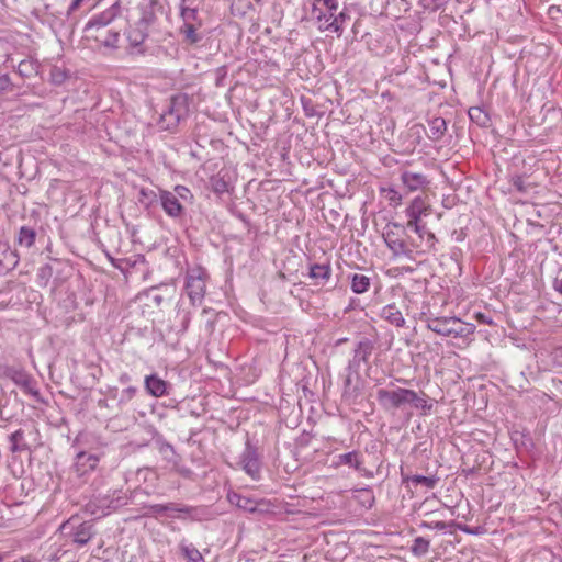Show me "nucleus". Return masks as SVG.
<instances>
[{
    "mask_svg": "<svg viewBox=\"0 0 562 562\" xmlns=\"http://www.w3.org/2000/svg\"><path fill=\"white\" fill-rule=\"evenodd\" d=\"M18 256L7 243L0 241V274L12 270L18 265Z\"/></svg>",
    "mask_w": 562,
    "mask_h": 562,
    "instance_id": "2eb2a0df",
    "label": "nucleus"
},
{
    "mask_svg": "<svg viewBox=\"0 0 562 562\" xmlns=\"http://www.w3.org/2000/svg\"><path fill=\"white\" fill-rule=\"evenodd\" d=\"M554 289L557 291H559L560 293H562V278L561 279H555L554 281Z\"/></svg>",
    "mask_w": 562,
    "mask_h": 562,
    "instance_id": "13d9d810",
    "label": "nucleus"
},
{
    "mask_svg": "<svg viewBox=\"0 0 562 562\" xmlns=\"http://www.w3.org/2000/svg\"><path fill=\"white\" fill-rule=\"evenodd\" d=\"M7 374L16 385L21 386L25 393L31 394L33 396L38 395V390L35 386V381L25 371L10 368L8 369Z\"/></svg>",
    "mask_w": 562,
    "mask_h": 562,
    "instance_id": "f8f14e48",
    "label": "nucleus"
},
{
    "mask_svg": "<svg viewBox=\"0 0 562 562\" xmlns=\"http://www.w3.org/2000/svg\"><path fill=\"white\" fill-rule=\"evenodd\" d=\"M156 0H150V4L142 9V15L137 22L139 26L148 30V27L155 22L156 15L153 9Z\"/></svg>",
    "mask_w": 562,
    "mask_h": 562,
    "instance_id": "c756f323",
    "label": "nucleus"
},
{
    "mask_svg": "<svg viewBox=\"0 0 562 562\" xmlns=\"http://www.w3.org/2000/svg\"><path fill=\"white\" fill-rule=\"evenodd\" d=\"M14 90V83L11 81V78L9 75H2L0 76V93H9L13 92Z\"/></svg>",
    "mask_w": 562,
    "mask_h": 562,
    "instance_id": "79ce46f5",
    "label": "nucleus"
},
{
    "mask_svg": "<svg viewBox=\"0 0 562 562\" xmlns=\"http://www.w3.org/2000/svg\"><path fill=\"white\" fill-rule=\"evenodd\" d=\"M189 0H181L180 3V16L182 19V25L190 24H202V20L199 18L198 8H193L188 4Z\"/></svg>",
    "mask_w": 562,
    "mask_h": 562,
    "instance_id": "6ab92c4d",
    "label": "nucleus"
},
{
    "mask_svg": "<svg viewBox=\"0 0 562 562\" xmlns=\"http://www.w3.org/2000/svg\"><path fill=\"white\" fill-rule=\"evenodd\" d=\"M149 508L154 514H161L167 510H177V512H186V513L188 512L187 509L177 508V506L173 503H170L167 505L156 504V505H151Z\"/></svg>",
    "mask_w": 562,
    "mask_h": 562,
    "instance_id": "ea45409f",
    "label": "nucleus"
},
{
    "mask_svg": "<svg viewBox=\"0 0 562 562\" xmlns=\"http://www.w3.org/2000/svg\"><path fill=\"white\" fill-rule=\"evenodd\" d=\"M412 396L408 397V405L414 408L423 409L426 415L432 408V404L427 402V395L425 393L418 394L414 390H409Z\"/></svg>",
    "mask_w": 562,
    "mask_h": 562,
    "instance_id": "b1692460",
    "label": "nucleus"
},
{
    "mask_svg": "<svg viewBox=\"0 0 562 562\" xmlns=\"http://www.w3.org/2000/svg\"><path fill=\"white\" fill-rule=\"evenodd\" d=\"M403 481L412 482L415 485L422 484L427 488H434L438 479L435 476L413 475L404 477Z\"/></svg>",
    "mask_w": 562,
    "mask_h": 562,
    "instance_id": "4c0bfd02",
    "label": "nucleus"
},
{
    "mask_svg": "<svg viewBox=\"0 0 562 562\" xmlns=\"http://www.w3.org/2000/svg\"><path fill=\"white\" fill-rule=\"evenodd\" d=\"M338 10L337 0H314L311 11L312 20L316 21L322 32L329 31L334 14Z\"/></svg>",
    "mask_w": 562,
    "mask_h": 562,
    "instance_id": "0eeeda50",
    "label": "nucleus"
},
{
    "mask_svg": "<svg viewBox=\"0 0 562 562\" xmlns=\"http://www.w3.org/2000/svg\"><path fill=\"white\" fill-rule=\"evenodd\" d=\"M405 236V226L398 223H389L383 233L385 244L395 256L411 257L420 245L413 238L406 239Z\"/></svg>",
    "mask_w": 562,
    "mask_h": 562,
    "instance_id": "f03ea898",
    "label": "nucleus"
},
{
    "mask_svg": "<svg viewBox=\"0 0 562 562\" xmlns=\"http://www.w3.org/2000/svg\"><path fill=\"white\" fill-rule=\"evenodd\" d=\"M469 117L479 126H487L491 121L488 114L479 106H472L469 109Z\"/></svg>",
    "mask_w": 562,
    "mask_h": 562,
    "instance_id": "2f4dec72",
    "label": "nucleus"
},
{
    "mask_svg": "<svg viewBox=\"0 0 562 562\" xmlns=\"http://www.w3.org/2000/svg\"><path fill=\"white\" fill-rule=\"evenodd\" d=\"M226 74H227V71H226L225 67H220L217 69L218 77L216 79V86H222V80L226 77Z\"/></svg>",
    "mask_w": 562,
    "mask_h": 562,
    "instance_id": "3c124183",
    "label": "nucleus"
},
{
    "mask_svg": "<svg viewBox=\"0 0 562 562\" xmlns=\"http://www.w3.org/2000/svg\"><path fill=\"white\" fill-rule=\"evenodd\" d=\"M412 396L409 389L397 387L394 390L379 389L376 401L384 411H396L408 405V397Z\"/></svg>",
    "mask_w": 562,
    "mask_h": 562,
    "instance_id": "423d86ee",
    "label": "nucleus"
},
{
    "mask_svg": "<svg viewBox=\"0 0 562 562\" xmlns=\"http://www.w3.org/2000/svg\"><path fill=\"white\" fill-rule=\"evenodd\" d=\"M159 201V193L157 194L154 190L150 189H140L138 202L145 207L149 209L154 206Z\"/></svg>",
    "mask_w": 562,
    "mask_h": 562,
    "instance_id": "7c9ffc66",
    "label": "nucleus"
},
{
    "mask_svg": "<svg viewBox=\"0 0 562 562\" xmlns=\"http://www.w3.org/2000/svg\"><path fill=\"white\" fill-rule=\"evenodd\" d=\"M364 493L368 495V499H367V502H368L369 507H371V506H372V504L374 503V497H373V495H372L369 491H367V490L364 491Z\"/></svg>",
    "mask_w": 562,
    "mask_h": 562,
    "instance_id": "bf43d9fd",
    "label": "nucleus"
},
{
    "mask_svg": "<svg viewBox=\"0 0 562 562\" xmlns=\"http://www.w3.org/2000/svg\"><path fill=\"white\" fill-rule=\"evenodd\" d=\"M202 24H188L180 27V34L183 35V41L191 45L199 43L203 36L198 32Z\"/></svg>",
    "mask_w": 562,
    "mask_h": 562,
    "instance_id": "412c9836",
    "label": "nucleus"
},
{
    "mask_svg": "<svg viewBox=\"0 0 562 562\" xmlns=\"http://www.w3.org/2000/svg\"><path fill=\"white\" fill-rule=\"evenodd\" d=\"M351 290L357 294L367 292L370 288L371 280L369 277L360 273H353L350 277Z\"/></svg>",
    "mask_w": 562,
    "mask_h": 562,
    "instance_id": "bb28decb",
    "label": "nucleus"
},
{
    "mask_svg": "<svg viewBox=\"0 0 562 562\" xmlns=\"http://www.w3.org/2000/svg\"><path fill=\"white\" fill-rule=\"evenodd\" d=\"M331 276V267L329 263H314L310 266L308 277L314 280L315 285H324Z\"/></svg>",
    "mask_w": 562,
    "mask_h": 562,
    "instance_id": "dca6fc26",
    "label": "nucleus"
},
{
    "mask_svg": "<svg viewBox=\"0 0 562 562\" xmlns=\"http://www.w3.org/2000/svg\"><path fill=\"white\" fill-rule=\"evenodd\" d=\"M380 315L383 319L396 327H403L405 325V318L402 312L393 304L384 306Z\"/></svg>",
    "mask_w": 562,
    "mask_h": 562,
    "instance_id": "aec40b11",
    "label": "nucleus"
},
{
    "mask_svg": "<svg viewBox=\"0 0 562 562\" xmlns=\"http://www.w3.org/2000/svg\"><path fill=\"white\" fill-rule=\"evenodd\" d=\"M148 36V30L145 27L139 26L137 23L135 27L128 31L127 33V40L130 43V46L133 48L139 47L146 37Z\"/></svg>",
    "mask_w": 562,
    "mask_h": 562,
    "instance_id": "4be33fe9",
    "label": "nucleus"
},
{
    "mask_svg": "<svg viewBox=\"0 0 562 562\" xmlns=\"http://www.w3.org/2000/svg\"><path fill=\"white\" fill-rule=\"evenodd\" d=\"M373 342L367 338L360 340L355 349L353 360L349 362L348 370H351L352 364H359L362 362H368L370 355L373 351Z\"/></svg>",
    "mask_w": 562,
    "mask_h": 562,
    "instance_id": "f3484780",
    "label": "nucleus"
},
{
    "mask_svg": "<svg viewBox=\"0 0 562 562\" xmlns=\"http://www.w3.org/2000/svg\"><path fill=\"white\" fill-rule=\"evenodd\" d=\"M513 186L520 192H524L525 191V180L522 177H515L513 178Z\"/></svg>",
    "mask_w": 562,
    "mask_h": 562,
    "instance_id": "49530a36",
    "label": "nucleus"
},
{
    "mask_svg": "<svg viewBox=\"0 0 562 562\" xmlns=\"http://www.w3.org/2000/svg\"><path fill=\"white\" fill-rule=\"evenodd\" d=\"M476 319L482 323V324H491L492 321L490 317H487L485 314L483 313H477L476 314Z\"/></svg>",
    "mask_w": 562,
    "mask_h": 562,
    "instance_id": "864d4df0",
    "label": "nucleus"
},
{
    "mask_svg": "<svg viewBox=\"0 0 562 562\" xmlns=\"http://www.w3.org/2000/svg\"><path fill=\"white\" fill-rule=\"evenodd\" d=\"M98 463V456L81 451L76 456L72 470L78 477H83L92 472L97 468Z\"/></svg>",
    "mask_w": 562,
    "mask_h": 562,
    "instance_id": "9b49d317",
    "label": "nucleus"
},
{
    "mask_svg": "<svg viewBox=\"0 0 562 562\" xmlns=\"http://www.w3.org/2000/svg\"><path fill=\"white\" fill-rule=\"evenodd\" d=\"M349 19L350 15L345 10H341L339 12L337 10L334 14L329 32L336 33L338 36H340L344 32V24Z\"/></svg>",
    "mask_w": 562,
    "mask_h": 562,
    "instance_id": "c85d7f7f",
    "label": "nucleus"
},
{
    "mask_svg": "<svg viewBox=\"0 0 562 562\" xmlns=\"http://www.w3.org/2000/svg\"><path fill=\"white\" fill-rule=\"evenodd\" d=\"M120 14L119 3H114L106 10L94 15L85 26V33L88 38L109 48H116L120 40L119 31H109V37L103 38L104 27H106Z\"/></svg>",
    "mask_w": 562,
    "mask_h": 562,
    "instance_id": "f257e3e1",
    "label": "nucleus"
},
{
    "mask_svg": "<svg viewBox=\"0 0 562 562\" xmlns=\"http://www.w3.org/2000/svg\"><path fill=\"white\" fill-rule=\"evenodd\" d=\"M9 441L11 443L10 450L11 452H22L29 450V445L25 441L24 438V431L22 429H18L14 432H12L9 437Z\"/></svg>",
    "mask_w": 562,
    "mask_h": 562,
    "instance_id": "393cba45",
    "label": "nucleus"
},
{
    "mask_svg": "<svg viewBox=\"0 0 562 562\" xmlns=\"http://www.w3.org/2000/svg\"><path fill=\"white\" fill-rule=\"evenodd\" d=\"M205 288V273L202 270H192L187 274L186 291L193 305L202 303Z\"/></svg>",
    "mask_w": 562,
    "mask_h": 562,
    "instance_id": "6e6552de",
    "label": "nucleus"
},
{
    "mask_svg": "<svg viewBox=\"0 0 562 562\" xmlns=\"http://www.w3.org/2000/svg\"><path fill=\"white\" fill-rule=\"evenodd\" d=\"M430 547L429 540L424 537H417L414 539L411 547V551L415 557H424L428 553Z\"/></svg>",
    "mask_w": 562,
    "mask_h": 562,
    "instance_id": "72a5a7b5",
    "label": "nucleus"
},
{
    "mask_svg": "<svg viewBox=\"0 0 562 562\" xmlns=\"http://www.w3.org/2000/svg\"><path fill=\"white\" fill-rule=\"evenodd\" d=\"M169 387L170 385L157 374H150L145 378V389L151 396L161 397L167 395Z\"/></svg>",
    "mask_w": 562,
    "mask_h": 562,
    "instance_id": "4468645a",
    "label": "nucleus"
},
{
    "mask_svg": "<svg viewBox=\"0 0 562 562\" xmlns=\"http://www.w3.org/2000/svg\"><path fill=\"white\" fill-rule=\"evenodd\" d=\"M425 9L436 11L446 5L449 0H420Z\"/></svg>",
    "mask_w": 562,
    "mask_h": 562,
    "instance_id": "37998d69",
    "label": "nucleus"
},
{
    "mask_svg": "<svg viewBox=\"0 0 562 562\" xmlns=\"http://www.w3.org/2000/svg\"><path fill=\"white\" fill-rule=\"evenodd\" d=\"M36 239V231L30 226H22L18 234V244L31 248Z\"/></svg>",
    "mask_w": 562,
    "mask_h": 562,
    "instance_id": "a878e982",
    "label": "nucleus"
},
{
    "mask_svg": "<svg viewBox=\"0 0 562 562\" xmlns=\"http://www.w3.org/2000/svg\"><path fill=\"white\" fill-rule=\"evenodd\" d=\"M54 274L53 266L49 263H46L38 268L37 274H36V282L40 286H47L49 280L52 279Z\"/></svg>",
    "mask_w": 562,
    "mask_h": 562,
    "instance_id": "f704fd0d",
    "label": "nucleus"
},
{
    "mask_svg": "<svg viewBox=\"0 0 562 562\" xmlns=\"http://www.w3.org/2000/svg\"><path fill=\"white\" fill-rule=\"evenodd\" d=\"M428 137L435 142L440 140L447 131L446 120L440 116L432 117L428 121Z\"/></svg>",
    "mask_w": 562,
    "mask_h": 562,
    "instance_id": "a211bd4d",
    "label": "nucleus"
},
{
    "mask_svg": "<svg viewBox=\"0 0 562 562\" xmlns=\"http://www.w3.org/2000/svg\"><path fill=\"white\" fill-rule=\"evenodd\" d=\"M135 394H136V387L128 386L122 391L120 402H128L135 396Z\"/></svg>",
    "mask_w": 562,
    "mask_h": 562,
    "instance_id": "c03bdc74",
    "label": "nucleus"
},
{
    "mask_svg": "<svg viewBox=\"0 0 562 562\" xmlns=\"http://www.w3.org/2000/svg\"><path fill=\"white\" fill-rule=\"evenodd\" d=\"M180 550L183 557L190 562H204V559L201 552L194 548L192 544L181 543Z\"/></svg>",
    "mask_w": 562,
    "mask_h": 562,
    "instance_id": "c9c22d12",
    "label": "nucleus"
},
{
    "mask_svg": "<svg viewBox=\"0 0 562 562\" xmlns=\"http://www.w3.org/2000/svg\"><path fill=\"white\" fill-rule=\"evenodd\" d=\"M425 237H426L427 248L428 249L434 248V246H435V244L437 241L435 234L431 233V232H428Z\"/></svg>",
    "mask_w": 562,
    "mask_h": 562,
    "instance_id": "8fccbe9b",
    "label": "nucleus"
},
{
    "mask_svg": "<svg viewBox=\"0 0 562 562\" xmlns=\"http://www.w3.org/2000/svg\"><path fill=\"white\" fill-rule=\"evenodd\" d=\"M450 525H451V527H456L459 530H461V531H463V532H465L468 535H476L477 533L476 530L472 529L468 525L457 524L456 521H451Z\"/></svg>",
    "mask_w": 562,
    "mask_h": 562,
    "instance_id": "a18cd8bd",
    "label": "nucleus"
},
{
    "mask_svg": "<svg viewBox=\"0 0 562 562\" xmlns=\"http://www.w3.org/2000/svg\"><path fill=\"white\" fill-rule=\"evenodd\" d=\"M427 328L441 336L468 337L474 334L475 326L458 317H428Z\"/></svg>",
    "mask_w": 562,
    "mask_h": 562,
    "instance_id": "7ed1b4c3",
    "label": "nucleus"
},
{
    "mask_svg": "<svg viewBox=\"0 0 562 562\" xmlns=\"http://www.w3.org/2000/svg\"><path fill=\"white\" fill-rule=\"evenodd\" d=\"M16 71L22 78H30L37 74V64L33 60L24 59L18 65Z\"/></svg>",
    "mask_w": 562,
    "mask_h": 562,
    "instance_id": "473e14b6",
    "label": "nucleus"
},
{
    "mask_svg": "<svg viewBox=\"0 0 562 562\" xmlns=\"http://www.w3.org/2000/svg\"><path fill=\"white\" fill-rule=\"evenodd\" d=\"M120 381H121L122 383H126V382H128V381H130V375H128V374H126V373L122 374V375L120 376Z\"/></svg>",
    "mask_w": 562,
    "mask_h": 562,
    "instance_id": "680f3d73",
    "label": "nucleus"
},
{
    "mask_svg": "<svg viewBox=\"0 0 562 562\" xmlns=\"http://www.w3.org/2000/svg\"><path fill=\"white\" fill-rule=\"evenodd\" d=\"M109 31H110V30H106V27H104L103 38H104V37H109Z\"/></svg>",
    "mask_w": 562,
    "mask_h": 562,
    "instance_id": "e2e57ef3",
    "label": "nucleus"
},
{
    "mask_svg": "<svg viewBox=\"0 0 562 562\" xmlns=\"http://www.w3.org/2000/svg\"><path fill=\"white\" fill-rule=\"evenodd\" d=\"M427 211L428 209L424 200L422 198H415L405 212L408 218L420 221L422 215H426Z\"/></svg>",
    "mask_w": 562,
    "mask_h": 562,
    "instance_id": "5701e85b",
    "label": "nucleus"
},
{
    "mask_svg": "<svg viewBox=\"0 0 562 562\" xmlns=\"http://www.w3.org/2000/svg\"><path fill=\"white\" fill-rule=\"evenodd\" d=\"M351 384V378H350V373H348V375L346 376L345 379V390H347Z\"/></svg>",
    "mask_w": 562,
    "mask_h": 562,
    "instance_id": "052dcab7",
    "label": "nucleus"
},
{
    "mask_svg": "<svg viewBox=\"0 0 562 562\" xmlns=\"http://www.w3.org/2000/svg\"><path fill=\"white\" fill-rule=\"evenodd\" d=\"M159 202L166 214L172 218H178L183 215L184 207L179 202L177 195L167 190H159Z\"/></svg>",
    "mask_w": 562,
    "mask_h": 562,
    "instance_id": "1a4fd4ad",
    "label": "nucleus"
},
{
    "mask_svg": "<svg viewBox=\"0 0 562 562\" xmlns=\"http://www.w3.org/2000/svg\"><path fill=\"white\" fill-rule=\"evenodd\" d=\"M211 186L213 191L216 193H224L228 191V183L222 177L212 178Z\"/></svg>",
    "mask_w": 562,
    "mask_h": 562,
    "instance_id": "58836bf2",
    "label": "nucleus"
},
{
    "mask_svg": "<svg viewBox=\"0 0 562 562\" xmlns=\"http://www.w3.org/2000/svg\"><path fill=\"white\" fill-rule=\"evenodd\" d=\"M401 180L404 187L411 192L424 189L429 184L427 176L422 172H414L409 170L402 171Z\"/></svg>",
    "mask_w": 562,
    "mask_h": 562,
    "instance_id": "ddd939ff",
    "label": "nucleus"
},
{
    "mask_svg": "<svg viewBox=\"0 0 562 562\" xmlns=\"http://www.w3.org/2000/svg\"><path fill=\"white\" fill-rule=\"evenodd\" d=\"M82 1L83 0H74L72 3L70 4L68 11L72 12V11L77 10Z\"/></svg>",
    "mask_w": 562,
    "mask_h": 562,
    "instance_id": "4d7b16f0",
    "label": "nucleus"
},
{
    "mask_svg": "<svg viewBox=\"0 0 562 562\" xmlns=\"http://www.w3.org/2000/svg\"><path fill=\"white\" fill-rule=\"evenodd\" d=\"M160 452L164 453V454H167V452H170V453H175V449L173 447L168 443V442H164L160 447Z\"/></svg>",
    "mask_w": 562,
    "mask_h": 562,
    "instance_id": "603ef678",
    "label": "nucleus"
},
{
    "mask_svg": "<svg viewBox=\"0 0 562 562\" xmlns=\"http://www.w3.org/2000/svg\"><path fill=\"white\" fill-rule=\"evenodd\" d=\"M189 113V102L186 94H178L170 99L168 109L160 115L158 124L165 131L173 132L181 120Z\"/></svg>",
    "mask_w": 562,
    "mask_h": 562,
    "instance_id": "20e7f679",
    "label": "nucleus"
},
{
    "mask_svg": "<svg viewBox=\"0 0 562 562\" xmlns=\"http://www.w3.org/2000/svg\"><path fill=\"white\" fill-rule=\"evenodd\" d=\"M406 228L413 229L414 232H419L420 231V221L408 218L405 229Z\"/></svg>",
    "mask_w": 562,
    "mask_h": 562,
    "instance_id": "09e8293b",
    "label": "nucleus"
},
{
    "mask_svg": "<svg viewBox=\"0 0 562 562\" xmlns=\"http://www.w3.org/2000/svg\"><path fill=\"white\" fill-rule=\"evenodd\" d=\"M228 499L232 504H235L238 508L244 509L245 512L254 513L257 509L256 503L246 496L234 493L228 495Z\"/></svg>",
    "mask_w": 562,
    "mask_h": 562,
    "instance_id": "cd10ccee",
    "label": "nucleus"
},
{
    "mask_svg": "<svg viewBox=\"0 0 562 562\" xmlns=\"http://www.w3.org/2000/svg\"><path fill=\"white\" fill-rule=\"evenodd\" d=\"M240 464L244 471L252 479H258L260 473V462L256 449L249 443H246V448L240 457Z\"/></svg>",
    "mask_w": 562,
    "mask_h": 562,
    "instance_id": "9d476101",
    "label": "nucleus"
},
{
    "mask_svg": "<svg viewBox=\"0 0 562 562\" xmlns=\"http://www.w3.org/2000/svg\"><path fill=\"white\" fill-rule=\"evenodd\" d=\"M60 531L77 547L86 546L97 533L92 521L79 522L75 517L65 521Z\"/></svg>",
    "mask_w": 562,
    "mask_h": 562,
    "instance_id": "39448f33",
    "label": "nucleus"
},
{
    "mask_svg": "<svg viewBox=\"0 0 562 562\" xmlns=\"http://www.w3.org/2000/svg\"><path fill=\"white\" fill-rule=\"evenodd\" d=\"M175 191L176 193L181 196V198H186V193H189V190L186 188V187H182V186H177L175 188Z\"/></svg>",
    "mask_w": 562,
    "mask_h": 562,
    "instance_id": "5fc2aeb1",
    "label": "nucleus"
},
{
    "mask_svg": "<svg viewBox=\"0 0 562 562\" xmlns=\"http://www.w3.org/2000/svg\"><path fill=\"white\" fill-rule=\"evenodd\" d=\"M337 465L339 464H347L356 470L360 468V460L358 458V453L356 451H350L344 454L338 456V461L336 462Z\"/></svg>",
    "mask_w": 562,
    "mask_h": 562,
    "instance_id": "e433bc0d",
    "label": "nucleus"
},
{
    "mask_svg": "<svg viewBox=\"0 0 562 562\" xmlns=\"http://www.w3.org/2000/svg\"><path fill=\"white\" fill-rule=\"evenodd\" d=\"M52 77L55 83H61L65 79V74L59 69H54L52 71Z\"/></svg>",
    "mask_w": 562,
    "mask_h": 562,
    "instance_id": "de8ad7c7",
    "label": "nucleus"
},
{
    "mask_svg": "<svg viewBox=\"0 0 562 562\" xmlns=\"http://www.w3.org/2000/svg\"><path fill=\"white\" fill-rule=\"evenodd\" d=\"M419 527H420V528H427V529L445 530V529H447L448 527H451V525H450V522H445V521H428V520H423V521L419 524Z\"/></svg>",
    "mask_w": 562,
    "mask_h": 562,
    "instance_id": "a19ab883",
    "label": "nucleus"
},
{
    "mask_svg": "<svg viewBox=\"0 0 562 562\" xmlns=\"http://www.w3.org/2000/svg\"><path fill=\"white\" fill-rule=\"evenodd\" d=\"M428 232L429 231L426 229V226L424 224H420V231L415 233L418 235L419 239H424Z\"/></svg>",
    "mask_w": 562,
    "mask_h": 562,
    "instance_id": "6e6d98bb",
    "label": "nucleus"
}]
</instances>
